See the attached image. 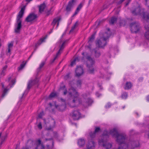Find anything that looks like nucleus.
Returning a JSON list of instances; mask_svg holds the SVG:
<instances>
[{
    "label": "nucleus",
    "instance_id": "nucleus-1",
    "mask_svg": "<svg viewBox=\"0 0 149 149\" xmlns=\"http://www.w3.org/2000/svg\"><path fill=\"white\" fill-rule=\"evenodd\" d=\"M61 90H64L63 94L66 95L68 93V96L70 97L68 104L72 108L76 107L79 104H82L85 107L91 105L93 102V100L90 98H87V95L84 93L82 95V98L79 97V94L73 87L71 86L68 89V92L65 86L64 85L61 87Z\"/></svg>",
    "mask_w": 149,
    "mask_h": 149
},
{
    "label": "nucleus",
    "instance_id": "nucleus-2",
    "mask_svg": "<svg viewBox=\"0 0 149 149\" xmlns=\"http://www.w3.org/2000/svg\"><path fill=\"white\" fill-rule=\"evenodd\" d=\"M109 135H111L113 137H115L116 138V141L118 144L126 143L128 141H127V135L125 134L118 133L116 128H113L109 132L106 130H104L102 134V136L103 138H105L107 139L109 137Z\"/></svg>",
    "mask_w": 149,
    "mask_h": 149
},
{
    "label": "nucleus",
    "instance_id": "nucleus-3",
    "mask_svg": "<svg viewBox=\"0 0 149 149\" xmlns=\"http://www.w3.org/2000/svg\"><path fill=\"white\" fill-rule=\"evenodd\" d=\"M120 146L118 149H134L139 146V143L137 141L130 139L126 143L118 144Z\"/></svg>",
    "mask_w": 149,
    "mask_h": 149
},
{
    "label": "nucleus",
    "instance_id": "nucleus-4",
    "mask_svg": "<svg viewBox=\"0 0 149 149\" xmlns=\"http://www.w3.org/2000/svg\"><path fill=\"white\" fill-rule=\"evenodd\" d=\"M86 58L87 60L86 66L88 68V72L89 74H93L94 73V68L93 67V65L95 63V60L89 55L87 56Z\"/></svg>",
    "mask_w": 149,
    "mask_h": 149
},
{
    "label": "nucleus",
    "instance_id": "nucleus-5",
    "mask_svg": "<svg viewBox=\"0 0 149 149\" xmlns=\"http://www.w3.org/2000/svg\"><path fill=\"white\" fill-rule=\"evenodd\" d=\"M141 10L140 6H138L132 10L131 12L134 15L142 14L143 15V18L144 19L146 20L149 19V14L146 15H145L144 12H143L142 14L141 13Z\"/></svg>",
    "mask_w": 149,
    "mask_h": 149
},
{
    "label": "nucleus",
    "instance_id": "nucleus-6",
    "mask_svg": "<svg viewBox=\"0 0 149 149\" xmlns=\"http://www.w3.org/2000/svg\"><path fill=\"white\" fill-rule=\"evenodd\" d=\"M130 27L131 30L133 33H136L140 30L139 24L137 22H134L131 23L130 24Z\"/></svg>",
    "mask_w": 149,
    "mask_h": 149
},
{
    "label": "nucleus",
    "instance_id": "nucleus-7",
    "mask_svg": "<svg viewBox=\"0 0 149 149\" xmlns=\"http://www.w3.org/2000/svg\"><path fill=\"white\" fill-rule=\"evenodd\" d=\"M109 37L107 38L104 37L103 38H101L99 40H98L96 43V45L99 47L102 48L104 47L107 44V40Z\"/></svg>",
    "mask_w": 149,
    "mask_h": 149
},
{
    "label": "nucleus",
    "instance_id": "nucleus-8",
    "mask_svg": "<svg viewBox=\"0 0 149 149\" xmlns=\"http://www.w3.org/2000/svg\"><path fill=\"white\" fill-rule=\"evenodd\" d=\"M38 17L37 15L34 13H31L25 19V21L27 22H31Z\"/></svg>",
    "mask_w": 149,
    "mask_h": 149
},
{
    "label": "nucleus",
    "instance_id": "nucleus-9",
    "mask_svg": "<svg viewBox=\"0 0 149 149\" xmlns=\"http://www.w3.org/2000/svg\"><path fill=\"white\" fill-rule=\"evenodd\" d=\"M70 115L74 120H78L81 117V114L78 110L74 111Z\"/></svg>",
    "mask_w": 149,
    "mask_h": 149
},
{
    "label": "nucleus",
    "instance_id": "nucleus-10",
    "mask_svg": "<svg viewBox=\"0 0 149 149\" xmlns=\"http://www.w3.org/2000/svg\"><path fill=\"white\" fill-rule=\"evenodd\" d=\"M105 141L103 139L99 140L98 141L99 145L102 146L105 149H109L110 148L112 147V144L109 143H105Z\"/></svg>",
    "mask_w": 149,
    "mask_h": 149
},
{
    "label": "nucleus",
    "instance_id": "nucleus-11",
    "mask_svg": "<svg viewBox=\"0 0 149 149\" xmlns=\"http://www.w3.org/2000/svg\"><path fill=\"white\" fill-rule=\"evenodd\" d=\"M39 81V79L37 78L30 80L28 84L27 89L29 90L32 86L37 84Z\"/></svg>",
    "mask_w": 149,
    "mask_h": 149
},
{
    "label": "nucleus",
    "instance_id": "nucleus-12",
    "mask_svg": "<svg viewBox=\"0 0 149 149\" xmlns=\"http://www.w3.org/2000/svg\"><path fill=\"white\" fill-rule=\"evenodd\" d=\"M22 20H16L15 25L16 27L15 29V31L16 33H19L22 28Z\"/></svg>",
    "mask_w": 149,
    "mask_h": 149
},
{
    "label": "nucleus",
    "instance_id": "nucleus-13",
    "mask_svg": "<svg viewBox=\"0 0 149 149\" xmlns=\"http://www.w3.org/2000/svg\"><path fill=\"white\" fill-rule=\"evenodd\" d=\"M76 0H71L68 2L65 9L66 11L67 12H70L71 11V8L74 5V3L75 2Z\"/></svg>",
    "mask_w": 149,
    "mask_h": 149
},
{
    "label": "nucleus",
    "instance_id": "nucleus-14",
    "mask_svg": "<svg viewBox=\"0 0 149 149\" xmlns=\"http://www.w3.org/2000/svg\"><path fill=\"white\" fill-rule=\"evenodd\" d=\"M66 42V41H64L63 42L61 45L60 46V49L56 54L55 57H54V59L53 60L52 62V63L56 59V58L58 56L61 54V52L63 50L65 47V44Z\"/></svg>",
    "mask_w": 149,
    "mask_h": 149
},
{
    "label": "nucleus",
    "instance_id": "nucleus-15",
    "mask_svg": "<svg viewBox=\"0 0 149 149\" xmlns=\"http://www.w3.org/2000/svg\"><path fill=\"white\" fill-rule=\"evenodd\" d=\"M25 10V6L22 8L20 10L17 16L16 20H22L21 18L23 17Z\"/></svg>",
    "mask_w": 149,
    "mask_h": 149
},
{
    "label": "nucleus",
    "instance_id": "nucleus-16",
    "mask_svg": "<svg viewBox=\"0 0 149 149\" xmlns=\"http://www.w3.org/2000/svg\"><path fill=\"white\" fill-rule=\"evenodd\" d=\"M84 72L83 69L81 66H78L75 70L76 75L77 77H79Z\"/></svg>",
    "mask_w": 149,
    "mask_h": 149
},
{
    "label": "nucleus",
    "instance_id": "nucleus-17",
    "mask_svg": "<svg viewBox=\"0 0 149 149\" xmlns=\"http://www.w3.org/2000/svg\"><path fill=\"white\" fill-rule=\"evenodd\" d=\"M36 147L35 149H43L44 148V146L41 143V141L40 139H38L36 141Z\"/></svg>",
    "mask_w": 149,
    "mask_h": 149
},
{
    "label": "nucleus",
    "instance_id": "nucleus-18",
    "mask_svg": "<svg viewBox=\"0 0 149 149\" xmlns=\"http://www.w3.org/2000/svg\"><path fill=\"white\" fill-rule=\"evenodd\" d=\"M47 36L44 37L43 38H40L37 42V43L35 45V47L36 48H37L42 43L45 42V39L47 38ZM36 49H35L34 51L36 50Z\"/></svg>",
    "mask_w": 149,
    "mask_h": 149
},
{
    "label": "nucleus",
    "instance_id": "nucleus-19",
    "mask_svg": "<svg viewBox=\"0 0 149 149\" xmlns=\"http://www.w3.org/2000/svg\"><path fill=\"white\" fill-rule=\"evenodd\" d=\"M145 28L147 31L144 34V37L146 40L149 41V26L146 25Z\"/></svg>",
    "mask_w": 149,
    "mask_h": 149
},
{
    "label": "nucleus",
    "instance_id": "nucleus-20",
    "mask_svg": "<svg viewBox=\"0 0 149 149\" xmlns=\"http://www.w3.org/2000/svg\"><path fill=\"white\" fill-rule=\"evenodd\" d=\"M33 141L31 140L28 141L27 145L25 147H23L22 149H30L31 148L30 146H32L33 144ZM15 149H16V148Z\"/></svg>",
    "mask_w": 149,
    "mask_h": 149
},
{
    "label": "nucleus",
    "instance_id": "nucleus-21",
    "mask_svg": "<svg viewBox=\"0 0 149 149\" xmlns=\"http://www.w3.org/2000/svg\"><path fill=\"white\" fill-rule=\"evenodd\" d=\"M95 146V143L92 140L89 141L87 146V149H91L92 147H94Z\"/></svg>",
    "mask_w": 149,
    "mask_h": 149
},
{
    "label": "nucleus",
    "instance_id": "nucleus-22",
    "mask_svg": "<svg viewBox=\"0 0 149 149\" xmlns=\"http://www.w3.org/2000/svg\"><path fill=\"white\" fill-rule=\"evenodd\" d=\"M85 141L84 139H79L77 143L80 147H82L84 146L85 144Z\"/></svg>",
    "mask_w": 149,
    "mask_h": 149
},
{
    "label": "nucleus",
    "instance_id": "nucleus-23",
    "mask_svg": "<svg viewBox=\"0 0 149 149\" xmlns=\"http://www.w3.org/2000/svg\"><path fill=\"white\" fill-rule=\"evenodd\" d=\"M14 41H12L10 42L8 44V53H9V55H10L11 52V49L12 48L13 45Z\"/></svg>",
    "mask_w": 149,
    "mask_h": 149
},
{
    "label": "nucleus",
    "instance_id": "nucleus-24",
    "mask_svg": "<svg viewBox=\"0 0 149 149\" xmlns=\"http://www.w3.org/2000/svg\"><path fill=\"white\" fill-rule=\"evenodd\" d=\"M132 86V84L130 82H127L124 86L125 90H128L130 89Z\"/></svg>",
    "mask_w": 149,
    "mask_h": 149
},
{
    "label": "nucleus",
    "instance_id": "nucleus-25",
    "mask_svg": "<svg viewBox=\"0 0 149 149\" xmlns=\"http://www.w3.org/2000/svg\"><path fill=\"white\" fill-rule=\"evenodd\" d=\"M61 18L60 17H57L54 18L51 23V25H52L53 27H54L56 24L58 22H59Z\"/></svg>",
    "mask_w": 149,
    "mask_h": 149
},
{
    "label": "nucleus",
    "instance_id": "nucleus-26",
    "mask_svg": "<svg viewBox=\"0 0 149 149\" xmlns=\"http://www.w3.org/2000/svg\"><path fill=\"white\" fill-rule=\"evenodd\" d=\"M45 3L41 4L39 6V12L40 13L43 12L45 8Z\"/></svg>",
    "mask_w": 149,
    "mask_h": 149
},
{
    "label": "nucleus",
    "instance_id": "nucleus-27",
    "mask_svg": "<svg viewBox=\"0 0 149 149\" xmlns=\"http://www.w3.org/2000/svg\"><path fill=\"white\" fill-rule=\"evenodd\" d=\"M94 50L95 57L96 58L99 57L101 55L100 52L97 51L96 48L94 49Z\"/></svg>",
    "mask_w": 149,
    "mask_h": 149
},
{
    "label": "nucleus",
    "instance_id": "nucleus-28",
    "mask_svg": "<svg viewBox=\"0 0 149 149\" xmlns=\"http://www.w3.org/2000/svg\"><path fill=\"white\" fill-rule=\"evenodd\" d=\"M57 93H56L52 92L49 95V98L50 99H51L52 98L57 96Z\"/></svg>",
    "mask_w": 149,
    "mask_h": 149
},
{
    "label": "nucleus",
    "instance_id": "nucleus-29",
    "mask_svg": "<svg viewBox=\"0 0 149 149\" xmlns=\"http://www.w3.org/2000/svg\"><path fill=\"white\" fill-rule=\"evenodd\" d=\"M117 18L116 17H112L110 21V23L111 24H113L117 21Z\"/></svg>",
    "mask_w": 149,
    "mask_h": 149
},
{
    "label": "nucleus",
    "instance_id": "nucleus-30",
    "mask_svg": "<svg viewBox=\"0 0 149 149\" xmlns=\"http://www.w3.org/2000/svg\"><path fill=\"white\" fill-rule=\"evenodd\" d=\"M45 63V61H42L41 64H40L39 67L38 69V71H39L42 68V67L44 66Z\"/></svg>",
    "mask_w": 149,
    "mask_h": 149
},
{
    "label": "nucleus",
    "instance_id": "nucleus-31",
    "mask_svg": "<svg viewBox=\"0 0 149 149\" xmlns=\"http://www.w3.org/2000/svg\"><path fill=\"white\" fill-rule=\"evenodd\" d=\"M127 93L126 92H124L122 94L121 97L123 99H125L127 98Z\"/></svg>",
    "mask_w": 149,
    "mask_h": 149
},
{
    "label": "nucleus",
    "instance_id": "nucleus-32",
    "mask_svg": "<svg viewBox=\"0 0 149 149\" xmlns=\"http://www.w3.org/2000/svg\"><path fill=\"white\" fill-rule=\"evenodd\" d=\"M66 108V105L65 104H64L63 105H61L59 106L58 107V108L59 110L61 111H62L64 110Z\"/></svg>",
    "mask_w": 149,
    "mask_h": 149
},
{
    "label": "nucleus",
    "instance_id": "nucleus-33",
    "mask_svg": "<svg viewBox=\"0 0 149 149\" xmlns=\"http://www.w3.org/2000/svg\"><path fill=\"white\" fill-rule=\"evenodd\" d=\"M84 5V3H81L78 6L76 10L78 12L80 10Z\"/></svg>",
    "mask_w": 149,
    "mask_h": 149
},
{
    "label": "nucleus",
    "instance_id": "nucleus-34",
    "mask_svg": "<svg viewBox=\"0 0 149 149\" xmlns=\"http://www.w3.org/2000/svg\"><path fill=\"white\" fill-rule=\"evenodd\" d=\"M24 61L22 64H21L19 67L18 68V70L19 71L21 70L26 65V63H24Z\"/></svg>",
    "mask_w": 149,
    "mask_h": 149
},
{
    "label": "nucleus",
    "instance_id": "nucleus-35",
    "mask_svg": "<svg viewBox=\"0 0 149 149\" xmlns=\"http://www.w3.org/2000/svg\"><path fill=\"white\" fill-rule=\"evenodd\" d=\"M82 84V81L81 80H78L77 81L76 85L77 87H81Z\"/></svg>",
    "mask_w": 149,
    "mask_h": 149
},
{
    "label": "nucleus",
    "instance_id": "nucleus-36",
    "mask_svg": "<svg viewBox=\"0 0 149 149\" xmlns=\"http://www.w3.org/2000/svg\"><path fill=\"white\" fill-rule=\"evenodd\" d=\"M8 90L6 88L4 89V90L3 91V93L1 95V98H3L5 95L7 93L8 91Z\"/></svg>",
    "mask_w": 149,
    "mask_h": 149
},
{
    "label": "nucleus",
    "instance_id": "nucleus-37",
    "mask_svg": "<svg viewBox=\"0 0 149 149\" xmlns=\"http://www.w3.org/2000/svg\"><path fill=\"white\" fill-rule=\"evenodd\" d=\"M78 60V58H74V59L71 62L70 65L72 67L73 65L74 64H75V61L77 60Z\"/></svg>",
    "mask_w": 149,
    "mask_h": 149
},
{
    "label": "nucleus",
    "instance_id": "nucleus-38",
    "mask_svg": "<svg viewBox=\"0 0 149 149\" xmlns=\"http://www.w3.org/2000/svg\"><path fill=\"white\" fill-rule=\"evenodd\" d=\"M96 134L95 132H92L90 133V137L91 138H94L96 135Z\"/></svg>",
    "mask_w": 149,
    "mask_h": 149
},
{
    "label": "nucleus",
    "instance_id": "nucleus-39",
    "mask_svg": "<svg viewBox=\"0 0 149 149\" xmlns=\"http://www.w3.org/2000/svg\"><path fill=\"white\" fill-rule=\"evenodd\" d=\"M95 39V35H92L89 38L88 42H92Z\"/></svg>",
    "mask_w": 149,
    "mask_h": 149
},
{
    "label": "nucleus",
    "instance_id": "nucleus-40",
    "mask_svg": "<svg viewBox=\"0 0 149 149\" xmlns=\"http://www.w3.org/2000/svg\"><path fill=\"white\" fill-rule=\"evenodd\" d=\"M7 65H5L4 66L3 68V70H2V72L1 73V75H4V74L5 72V71L7 68Z\"/></svg>",
    "mask_w": 149,
    "mask_h": 149
},
{
    "label": "nucleus",
    "instance_id": "nucleus-41",
    "mask_svg": "<svg viewBox=\"0 0 149 149\" xmlns=\"http://www.w3.org/2000/svg\"><path fill=\"white\" fill-rule=\"evenodd\" d=\"M100 130V128L99 127H96L94 131V132L95 133L99 132Z\"/></svg>",
    "mask_w": 149,
    "mask_h": 149
},
{
    "label": "nucleus",
    "instance_id": "nucleus-42",
    "mask_svg": "<svg viewBox=\"0 0 149 149\" xmlns=\"http://www.w3.org/2000/svg\"><path fill=\"white\" fill-rule=\"evenodd\" d=\"M52 122L54 123L53 125H50V128H48L47 130H51L52 127H54L55 126V121L54 120H53Z\"/></svg>",
    "mask_w": 149,
    "mask_h": 149
},
{
    "label": "nucleus",
    "instance_id": "nucleus-43",
    "mask_svg": "<svg viewBox=\"0 0 149 149\" xmlns=\"http://www.w3.org/2000/svg\"><path fill=\"white\" fill-rule=\"evenodd\" d=\"M44 115V112L42 111L40 112L38 115V117L40 118H42V116Z\"/></svg>",
    "mask_w": 149,
    "mask_h": 149
},
{
    "label": "nucleus",
    "instance_id": "nucleus-44",
    "mask_svg": "<svg viewBox=\"0 0 149 149\" xmlns=\"http://www.w3.org/2000/svg\"><path fill=\"white\" fill-rule=\"evenodd\" d=\"M38 128L40 130L42 128V124L41 122H40L38 125Z\"/></svg>",
    "mask_w": 149,
    "mask_h": 149
},
{
    "label": "nucleus",
    "instance_id": "nucleus-45",
    "mask_svg": "<svg viewBox=\"0 0 149 149\" xmlns=\"http://www.w3.org/2000/svg\"><path fill=\"white\" fill-rule=\"evenodd\" d=\"M48 140H50L51 141V143H52V145L53 146V144H54V142H53V141L52 138H50L49 139H45L46 141H47Z\"/></svg>",
    "mask_w": 149,
    "mask_h": 149
},
{
    "label": "nucleus",
    "instance_id": "nucleus-46",
    "mask_svg": "<svg viewBox=\"0 0 149 149\" xmlns=\"http://www.w3.org/2000/svg\"><path fill=\"white\" fill-rule=\"evenodd\" d=\"M111 104L109 102L107 103V104L105 106V107L107 108H109L111 107Z\"/></svg>",
    "mask_w": 149,
    "mask_h": 149
},
{
    "label": "nucleus",
    "instance_id": "nucleus-47",
    "mask_svg": "<svg viewBox=\"0 0 149 149\" xmlns=\"http://www.w3.org/2000/svg\"><path fill=\"white\" fill-rule=\"evenodd\" d=\"M70 73H68V74H67L64 77V79H68L70 77Z\"/></svg>",
    "mask_w": 149,
    "mask_h": 149
},
{
    "label": "nucleus",
    "instance_id": "nucleus-48",
    "mask_svg": "<svg viewBox=\"0 0 149 149\" xmlns=\"http://www.w3.org/2000/svg\"><path fill=\"white\" fill-rule=\"evenodd\" d=\"M125 0H120L119 1L117 2L118 4H120L121 3L123 2Z\"/></svg>",
    "mask_w": 149,
    "mask_h": 149
},
{
    "label": "nucleus",
    "instance_id": "nucleus-49",
    "mask_svg": "<svg viewBox=\"0 0 149 149\" xmlns=\"http://www.w3.org/2000/svg\"><path fill=\"white\" fill-rule=\"evenodd\" d=\"M6 138V137L2 136L1 137V143H2L4 141L5 138Z\"/></svg>",
    "mask_w": 149,
    "mask_h": 149
},
{
    "label": "nucleus",
    "instance_id": "nucleus-50",
    "mask_svg": "<svg viewBox=\"0 0 149 149\" xmlns=\"http://www.w3.org/2000/svg\"><path fill=\"white\" fill-rule=\"evenodd\" d=\"M51 10H49V11H48L47 13V16H48L49 15H50L51 13Z\"/></svg>",
    "mask_w": 149,
    "mask_h": 149
},
{
    "label": "nucleus",
    "instance_id": "nucleus-51",
    "mask_svg": "<svg viewBox=\"0 0 149 149\" xmlns=\"http://www.w3.org/2000/svg\"><path fill=\"white\" fill-rule=\"evenodd\" d=\"M75 27L74 26H72L71 28V29L70 31V32H71L73 31L75 29Z\"/></svg>",
    "mask_w": 149,
    "mask_h": 149
},
{
    "label": "nucleus",
    "instance_id": "nucleus-52",
    "mask_svg": "<svg viewBox=\"0 0 149 149\" xmlns=\"http://www.w3.org/2000/svg\"><path fill=\"white\" fill-rule=\"evenodd\" d=\"M131 1V0H128L127 1V2H126V4H125V6H127L128 5V4H129V3H130V2Z\"/></svg>",
    "mask_w": 149,
    "mask_h": 149
},
{
    "label": "nucleus",
    "instance_id": "nucleus-53",
    "mask_svg": "<svg viewBox=\"0 0 149 149\" xmlns=\"http://www.w3.org/2000/svg\"><path fill=\"white\" fill-rule=\"evenodd\" d=\"M96 95L98 97H99L101 95V94H99L98 93H96Z\"/></svg>",
    "mask_w": 149,
    "mask_h": 149
},
{
    "label": "nucleus",
    "instance_id": "nucleus-54",
    "mask_svg": "<svg viewBox=\"0 0 149 149\" xmlns=\"http://www.w3.org/2000/svg\"><path fill=\"white\" fill-rule=\"evenodd\" d=\"M78 25V24L77 22H76L74 24L73 26L75 27V28H76V27Z\"/></svg>",
    "mask_w": 149,
    "mask_h": 149
},
{
    "label": "nucleus",
    "instance_id": "nucleus-55",
    "mask_svg": "<svg viewBox=\"0 0 149 149\" xmlns=\"http://www.w3.org/2000/svg\"><path fill=\"white\" fill-rule=\"evenodd\" d=\"M98 86L100 88V90H102L103 89V88L101 85H100V84H98Z\"/></svg>",
    "mask_w": 149,
    "mask_h": 149
},
{
    "label": "nucleus",
    "instance_id": "nucleus-56",
    "mask_svg": "<svg viewBox=\"0 0 149 149\" xmlns=\"http://www.w3.org/2000/svg\"><path fill=\"white\" fill-rule=\"evenodd\" d=\"M79 12H78V11L76 10L75 13H74V14L73 15V16H74L76 15Z\"/></svg>",
    "mask_w": 149,
    "mask_h": 149
},
{
    "label": "nucleus",
    "instance_id": "nucleus-57",
    "mask_svg": "<svg viewBox=\"0 0 149 149\" xmlns=\"http://www.w3.org/2000/svg\"><path fill=\"white\" fill-rule=\"evenodd\" d=\"M143 80V78L142 77H140L138 79V80L139 81L141 82Z\"/></svg>",
    "mask_w": 149,
    "mask_h": 149
},
{
    "label": "nucleus",
    "instance_id": "nucleus-58",
    "mask_svg": "<svg viewBox=\"0 0 149 149\" xmlns=\"http://www.w3.org/2000/svg\"><path fill=\"white\" fill-rule=\"evenodd\" d=\"M11 82L13 84H14L15 83V81L14 79H13L11 81Z\"/></svg>",
    "mask_w": 149,
    "mask_h": 149
},
{
    "label": "nucleus",
    "instance_id": "nucleus-59",
    "mask_svg": "<svg viewBox=\"0 0 149 149\" xmlns=\"http://www.w3.org/2000/svg\"><path fill=\"white\" fill-rule=\"evenodd\" d=\"M146 4H149V0H146Z\"/></svg>",
    "mask_w": 149,
    "mask_h": 149
},
{
    "label": "nucleus",
    "instance_id": "nucleus-60",
    "mask_svg": "<svg viewBox=\"0 0 149 149\" xmlns=\"http://www.w3.org/2000/svg\"><path fill=\"white\" fill-rule=\"evenodd\" d=\"M25 1L28 3L30 2L31 1H32V0H25Z\"/></svg>",
    "mask_w": 149,
    "mask_h": 149
},
{
    "label": "nucleus",
    "instance_id": "nucleus-61",
    "mask_svg": "<svg viewBox=\"0 0 149 149\" xmlns=\"http://www.w3.org/2000/svg\"><path fill=\"white\" fill-rule=\"evenodd\" d=\"M147 100L148 101H149V95H148L147 97Z\"/></svg>",
    "mask_w": 149,
    "mask_h": 149
},
{
    "label": "nucleus",
    "instance_id": "nucleus-62",
    "mask_svg": "<svg viewBox=\"0 0 149 149\" xmlns=\"http://www.w3.org/2000/svg\"><path fill=\"white\" fill-rule=\"evenodd\" d=\"M61 100L63 102H65V100L64 99H63L62 98H61Z\"/></svg>",
    "mask_w": 149,
    "mask_h": 149
},
{
    "label": "nucleus",
    "instance_id": "nucleus-63",
    "mask_svg": "<svg viewBox=\"0 0 149 149\" xmlns=\"http://www.w3.org/2000/svg\"><path fill=\"white\" fill-rule=\"evenodd\" d=\"M59 22H57V25L56 28H57V27H58V25H59Z\"/></svg>",
    "mask_w": 149,
    "mask_h": 149
},
{
    "label": "nucleus",
    "instance_id": "nucleus-64",
    "mask_svg": "<svg viewBox=\"0 0 149 149\" xmlns=\"http://www.w3.org/2000/svg\"><path fill=\"white\" fill-rule=\"evenodd\" d=\"M11 79V78L10 77L9 78H8V81H10V80Z\"/></svg>",
    "mask_w": 149,
    "mask_h": 149
}]
</instances>
